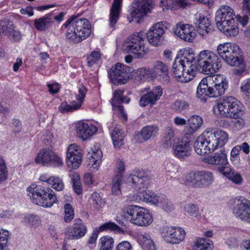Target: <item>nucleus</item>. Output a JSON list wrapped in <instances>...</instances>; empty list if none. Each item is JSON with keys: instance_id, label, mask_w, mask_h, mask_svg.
<instances>
[{"instance_id": "1", "label": "nucleus", "mask_w": 250, "mask_h": 250, "mask_svg": "<svg viewBox=\"0 0 250 250\" xmlns=\"http://www.w3.org/2000/svg\"><path fill=\"white\" fill-rule=\"evenodd\" d=\"M194 54L191 49H183L178 52L177 56L172 65L174 77L179 82L188 83L192 80L197 71L195 64H192Z\"/></svg>"}, {"instance_id": "2", "label": "nucleus", "mask_w": 250, "mask_h": 250, "mask_svg": "<svg viewBox=\"0 0 250 250\" xmlns=\"http://www.w3.org/2000/svg\"><path fill=\"white\" fill-rule=\"evenodd\" d=\"M66 29V39L74 43H79L89 36L91 34V25L85 18L70 17L63 24Z\"/></svg>"}, {"instance_id": "3", "label": "nucleus", "mask_w": 250, "mask_h": 250, "mask_svg": "<svg viewBox=\"0 0 250 250\" xmlns=\"http://www.w3.org/2000/svg\"><path fill=\"white\" fill-rule=\"evenodd\" d=\"M235 18L233 10L229 6L223 5L217 11L215 21L221 31L228 37H234L239 32Z\"/></svg>"}, {"instance_id": "4", "label": "nucleus", "mask_w": 250, "mask_h": 250, "mask_svg": "<svg viewBox=\"0 0 250 250\" xmlns=\"http://www.w3.org/2000/svg\"><path fill=\"white\" fill-rule=\"evenodd\" d=\"M240 48L235 43L226 42L220 44L217 47V51L220 56L229 65L239 67L235 70V74L241 75L245 70L244 59L240 55Z\"/></svg>"}, {"instance_id": "5", "label": "nucleus", "mask_w": 250, "mask_h": 250, "mask_svg": "<svg viewBox=\"0 0 250 250\" xmlns=\"http://www.w3.org/2000/svg\"><path fill=\"white\" fill-rule=\"evenodd\" d=\"M192 64H195L197 68L198 66L201 72L206 75L215 73L222 66L221 59L209 50L201 51L196 59L194 55Z\"/></svg>"}, {"instance_id": "6", "label": "nucleus", "mask_w": 250, "mask_h": 250, "mask_svg": "<svg viewBox=\"0 0 250 250\" xmlns=\"http://www.w3.org/2000/svg\"><path fill=\"white\" fill-rule=\"evenodd\" d=\"M32 202L44 208H50L57 201L54 192L50 188L32 185L27 189Z\"/></svg>"}, {"instance_id": "7", "label": "nucleus", "mask_w": 250, "mask_h": 250, "mask_svg": "<svg viewBox=\"0 0 250 250\" xmlns=\"http://www.w3.org/2000/svg\"><path fill=\"white\" fill-rule=\"evenodd\" d=\"M146 34L141 31L128 37L124 42L122 50L125 53H132L137 58H142L147 52L144 45Z\"/></svg>"}, {"instance_id": "8", "label": "nucleus", "mask_w": 250, "mask_h": 250, "mask_svg": "<svg viewBox=\"0 0 250 250\" xmlns=\"http://www.w3.org/2000/svg\"><path fill=\"white\" fill-rule=\"evenodd\" d=\"M209 152L214 151L218 147H222L228 140V135L224 130L208 128L202 134Z\"/></svg>"}, {"instance_id": "9", "label": "nucleus", "mask_w": 250, "mask_h": 250, "mask_svg": "<svg viewBox=\"0 0 250 250\" xmlns=\"http://www.w3.org/2000/svg\"><path fill=\"white\" fill-rule=\"evenodd\" d=\"M240 103L232 96L219 99L217 108L222 115L231 118H238L243 115Z\"/></svg>"}, {"instance_id": "10", "label": "nucleus", "mask_w": 250, "mask_h": 250, "mask_svg": "<svg viewBox=\"0 0 250 250\" xmlns=\"http://www.w3.org/2000/svg\"><path fill=\"white\" fill-rule=\"evenodd\" d=\"M126 213L130 217L131 223L142 227H146L151 224L153 218L149 211L138 206L132 205L126 208Z\"/></svg>"}, {"instance_id": "11", "label": "nucleus", "mask_w": 250, "mask_h": 250, "mask_svg": "<svg viewBox=\"0 0 250 250\" xmlns=\"http://www.w3.org/2000/svg\"><path fill=\"white\" fill-rule=\"evenodd\" d=\"M214 180L213 174L208 171H197L187 175L186 182L194 188H204L212 184Z\"/></svg>"}, {"instance_id": "12", "label": "nucleus", "mask_w": 250, "mask_h": 250, "mask_svg": "<svg viewBox=\"0 0 250 250\" xmlns=\"http://www.w3.org/2000/svg\"><path fill=\"white\" fill-rule=\"evenodd\" d=\"M233 213L237 218L250 223V201L242 196L235 198L232 204Z\"/></svg>"}, {"instance_id": "13", "label": "nucleus", "mask_w": 250, "mask_h": 250, "mask_svg": "<svg viewBox=\"0 0 250 250\" xmlns=\"http://www.w3.org/2000/svg\"><path fill=\"white\" fill-rule=\"evenodd\" d=\"M130 72L129 67L118 62L111 68L109 76L114 84L121 85L127 82Z\"/></svg>"}, {"instance_id": "14", "label": "nucleus", "mask_w": 250, "mask_h": 250, "mask_svg": "<svg viewBox=\"0 0 250 250\" xmlns=\"http://www.w3.org/2000/svg\"><path fill=\"white\" fill-rule=\"evenodd\" d=\"M151 0H134L132 3V8L130 13V17L128 20L130 23L135 20L138 23L146 15L149 10Z\"/></svg>"}, {"instance_id": "15", "label": "nucleus", "mask_w": 250, "mask_h": 250, "mask_svg": "<svg viewBox=\"0 0 250 250\" xmlns=\"http://www.w3.org/2000/svg\"><path fill=\"white\" fill-rule=\"evenodd\" d=\"M167 29L165 23L162 22L152 26L146 33H145L149 43L154 46L161 44L164 39L163 35Z\"/></svg>"}, {"instance_id": "16", "label": "nucleus", "mask_w": 250, "mask_h": 250, "mask_svg": "<svg viewBox=\"0 0 250 250\" xmlns=\"http://www.w3.org/2000/svg\"><path fill=\"white\" fill-rule=\"evenodd\" d=\"M86 88L83 85H80L79 87L78 93L76 95V101H73L70 104L66 103H62L59 107V110L61 113H64L69 112H72L80 108L84 99Z\"/></svg>"}, {"instance_id": "17", "label": "nucleus", "mask_w": 250, "mask_h": 250, "mask_svg": "<svg viewBox=\"0 0 250 250\" xmlns=\"http://www.w3.org/2000/svg\"><path fill=\"white\" fill-rule=\"evenodd\" d=\"M82 154L81 150L76 144L70 145L66 153V163L69 167L77 168L82 162Z\"/></svg>"}, {"instance_id": "18", "label": "nucleus", "mask_w": 250, "mask_h": 250, "mask_svg": "<svg viewBox=\"0 0 250 250\" xmlns=\"http://www.w3.org/2000/svg\"><path fill=\"white\" fill-rule=\"evenodd\" d=\"M165 230V239L170 243L173 244H179L184 240L185 237L186 232L181 228L166 227Z\"/></svg>"}, {"instance_id": "19", "label": "nucleus", "mask_w": 250, "mask_h": 250, "mask_svg": "<svg viewBox=\"0 0 250 250\" xmlns=\"http://www.w3.org/2000/svg\"><path fill=\"white\" fill-rule=\"evenodd\" d=\"M163 93V89L160 86H157L146 94L143 95L139 101V105L145 107L148 104L153 105L160 99Z\"/></svg>"}, {"instance_id": "20", "label": "nucleus", "mask_w": 250, "mask_h": 250, "mask_svg": "<svg viewBox=\"0 0 250 250\" xmlns=\"http://www.w3.org/2000/svg\"><path fill=\"white\" fill-rule=\"evenodd\" d=\"M207 77L203 78L199 83L197 88V97L202 101L206 102L208 97L213 98V87Z\"/></svg>"}, {"instance_id": "21", "label": "nucleus", "mask_w": 250, "mask_h": 250, "mask_svg": "<svg viewBox=\"0 0 250 250\" xmlns=\"http://www.w3.org/2000/svg\"><path fill=\"white\" fill-rule=\"evenodd\" d=\"M172 149L174 156L181 160L187 159L192 153V146L189 142L182 141L173 145Z\"/></svg>"}, {"instance_id": "22", "label": "nucleus", "mask_w": 250, "mask_h": 250, "mask_svg": "<svg viewBox=\"0 0 250 250\" xmlns=\"http://www.w3.org/2000/svg\"><path fill=\"white\" fill-rule=\"evenodd\" d=\"M193 26L187 24L177 25L174 32L181 39L188 42H192L195 39V33Z\"/></svg>"}, {"instance_id": "23", "label": "nucleus", "mask_w": 250, "mask_h": 250, "mask_svg": "<svg viewBox=\"0 0 250 250\" xmlns=\"http://www.w3.org/2000/svg\"><path fill=\"white\" fill-rule=\"evenodd\" d=\"M97 131V128L91 125L80 122L76 125V132L78 136L85 140L93 136Z\"/></svg>"}, {"instance_id": "24", "label": "nucleus", "mask_w": 250, "mask_h": 250, "mask_svg": "<svg viewBox=\"0 0 250 250\" xmlns=\"http://www.w3.org/2000/svg\"><path fill=\"white\" fill-rule=\"evenodd\" d=\"M132 186L135 189L147 188L149 185V178L143 171H135L131 175Z\"/></svg>"}, {"instance_id": "25", "label": "nucleus", "mask_w": 250, "mask_h": 250, "mask_svg": "<svg viewBox=\"0 0 250 250\" xmlns=\"http://www.w3.org/2000/svg\"><path fill=\"white\" fill-rule=\"evenodd\" d=\"M129 198V200L131 201H135L137 202L143 201L151 203L153 205H157L159 202V196H157L154 193H149L145 190H142L138 192L136 194L130 196Z\"/></svg>"}, {"instance_id": "26", "label": "nucleus", "mask_w": 250, "mask_h": 250, "mask_svg": "<svg viewBox=\"0 0 250 250\" xmlns=\"http://www.w3.org/2000/svg\"><path fill=\"white\" fill-rule=\"evenodd\" d=\"M124 91L118 90H116L113 93V97L111 100L112 105L113 109L114 111H119V112L123 114L124 117L125 116L123 106L121 104L128 103L130 99L123 97Z\"/></svg>"}, {"instance_id": "27", "label": "nucleus", "mask_w": 250, "mask_h": 250, "mask_svg": "<svg viewBox=\"0 0 250 250\" xmlns=\"http://www.w3.org/2000/svg\"><path fill=\"white\" fill-rule=\"evenodd\" d=\"M227 155L225 151L222 149L212 155L204 158V161L208 164L225 166L228 164Z\"/></svg>"}, {"instance_id": "28", "label": "nucleus", "mask_w": 250, "mask_h": 250, "mask_svg": "<svg viewBox=\"0 0 250 250\" xmlns=\"http://www.w3.org/2000/svg\"><path fill=\"white\" fill-rule=\"evenodd\" d=\"M74 221L73 229L71 230L70 235L71 239L73 240L78 239L83 237L87 232V228L81 219H76Z\"/></svg>"}, {"instance_id": "29", "label": "nucleus", "mask_w": 250, "mask_h": 250, "mask_svg": "<svg viewBox=\"0 0 250 250\" xmlns=\"http://www.w3.org/2000/svg\"><path fill=\"white\" fill-rule=\"evenodd\" d=\"M3 28L5 30L4 33L8 36L10 40L18 42L21 40V35L18 30H14L15 26L13 21L8 20L3 21Z\"/></svg>"}, {"instance_id": "30", "label": "nucleus", "mask_w": 250, "mask_h": 250, "mask_svg": "<svg viewBox=\"0 0 250 250\" xmlns=\"http://www.w3.org/2000/svg\"><path fill=\"white\" fill-rule=\"evenodd\" d=\"M153 67L157 76H160L162 81L165 83L169 82L168 69L166 64L162 61H157L154 62Z\"/></svg>"}, {"instance_id": "31", "label": "nucleus", "mask_w": 250, "mask_h": 250, "mask_svg": "<svg viewBox=\"0 0 250 250\" xmlns=\"http://www.w3.org/2000/svg\"><path fill=\"white\" fill-rule=\"evenodd\" d=\"M122 0H114L110 9L109 16V26L113 27L119 18L121 10Z\"/></svg>"}, {"instance_id": "32", "label": "nucleus", "mask_w": 250, "mask_h": 250, "mask_svg": "<svg viewBox=\"0 0 250 250\" xmlns=\"http://www.w3.org/2000/svg\"><path fill=\"white\" fill-rule=\"evenodd\" d=\"M202 124L203 120L201 117L197 115L192 116L189 119L188 125L185 128L186 133L193 134L201 127Z\"/></svg>"}, {"instance_id": "33", "label": "nucleus", "mask_w": 250, "mask_h": 250, "mask_svg": "<svg viewBox=\"0 0 250 250\" xmlns=\"http://www.w3.org/2000/svg\"><path fill=\"white\" fill-rule=\"evenodd\" d=\"M197 30L200 34L203 35L211 30V23L208 18L205 16H200L195 22Z\"/></svg>"}, {"instance_id": "34", "label": "nucleus", "mask_w": 250, "mask_h": 250, "mask_svg": "<svg viewBox=\"0 0 250 250\" xmlns=\"http://www.w3.org/2000/svg\"><path fill=\"white\" fill-rule=\"evenodd\" d=\"M53 152V151L50 149H41L35 158V162L37 164H42L44 166H49Z\"/></svg>"}, {"instance_id": "35", "label": "nucleus", "mask_w": 250, "mask_h": 250, "mask_svg": "<svg viewBox=\"0 0 250 250\" xmlns=\"http://www.w3.org/2000/svg\"><path fill=\"white\" fill-rule=\"evenodd\" d=\"M123 131L118 127H114L111 131V137L115 147L119 148L124 145Z\"/></svg>"}, {"instance_id": "36", "label": "nucleus", "mask_w": 250, "mask_h": 250, "mask_svg": "<svg viewBox=\"0 0 250 250\" xmlns=\"http://www.w3.org/2000/svg\"><path fill=\"white\" fill-rule=\"evenodd\" d=\"M102 156V151L99 148H95V149L93 150L92 155L89 158L88 165L91 166V167H93V169H98L101 162Z\"/></svg>"}, {"instance_id": "37", "label": "nucleus", "mask_w": 250, "mask_h": 250, "mask_svg": "<svg viewBox=\"0 0 250 250\" xmlns=\"http://www.w3.org/2000/svg\"><path fill=\"white\" fill-rule=\"evenodd\" d=\"M206 145L202 135H200L194 144V149L195 152L199 155H204L209 153L208 149L205 148Z\"/></svg>"}, {"instance_id": "38", "label": "nucleus", "mask_w": 250, "mask_h": 250, "mask_svg": "<svg viewBox=\"0 0 250 250\" xmlns=\"http://www.w3.org/2000/svg\"><path fill=\"white\" fill-rule=\"evenodd\" d=\"M175 137L173 129L170 127L166 128L165 136L163 138V142L165 147L169 148L174 145Z\"/></svg>"}, {"instance_id": "39", "label": "nucleus", "mask_w": 250, "mask_h": 250, "mask_svg": "<svg viewBox=\"0 0 250 250\" xmlns=\"http://www.w3.org/2000/svg\"><path fill=\"white\" fill-rule=\"evenodd\" d=\"M25 225L31 228H36L41 225V220L40 217L37 215L30 214L24 217Z\"/></svg>"}, {"instance_id": "40", "label": "nucleus", "mask_w": 250, "mask_h": 250, "mask_svg": "<svg viewBox=\"0 0 250 250\" xmlns=\"http://www.w3.org/2000/svg\"><path fill=\"white\" fill-rule=\"evenodd\" d=\"M158 131V128L153 125H148L144 127L141 132L140 136L144 140H149L152 136H155Z\"/></svg>"}, {"instance_id": "41", "label": "nucleus", "mask_w": 250, "mask_h": 250, "mask_svg": "<svg viewBox=\"0 0 250 250\" xmlns=\"http://www.w3.org/2000/svg\"><path fill=\"white\" fill-rule=\"evenodd\" d=\"M212 244L209 239L199 238L195 243L194 250H212Z\"/></svg>"}, {"instance_id": "42", "label": "nucleus", "mask_w": 250, "mask_h": 250, "mask_svg": "<svg viewBox=\"0 0 250 250\" xmlns=\"http://www.w3.org/2000/svg\"><path fill=\"white\" fill-rule=\"evenodd\" d=\"M157 206L166 211H171L174 208L171 202L164 195H159Z\"/></svg>"}, {"instance_id": "43", "label": "nucleus", "mask_w": 250, "mask_h": 250, "mask_svg": "<svg viewBox=\"0 0 250 250\" xmlns=\"http://www.w3.org/2000/svg\"><path fill=\"white\" fill-rule=\"evenodd\" d=\"M53 23V21H46L42 17L34 20L35 28L41 31L47 30Z\"/></svg>"}, {"instance_id": "44", "label": "nucleus", "mask_w": 250, "mask_h": 250, "mask_svg": "<svg viewBox=\"0 0 250 250\" xmlns=\"http://www.w3.org/2000/svg\"><path fill=\"white\" fill-rule=\"evenodd\" d=\"M208 80V82L210 84H214L213 86H217L221 84H228V82L226 78L222 75H215L212 76H208L207 77Z\"/></svg>"}, {"instance_id": "45", "label": "nucleus", "mask_w": 250, "mask_h": 250, "mask_svg": "<svg viewBox=\"0 0 250 250\" xmlns=\"http://www.w3.org/2000/svg\"><path fill=\"white\" fill-rule=\"evenodd\" d=\"M101 247L100 250H112L114 245L113 239L109 236H105L100 239Z\"/></svg>"}, {"instance_id": "46", "label": "nucleus", "mask_w": 250, "mask_h": 250, "mask_svg": "<svg viewBox=\"0 0 250 250\" xmlns=\"http://www.w3.org/2000/svg\"><path fill=\"white\" fill-rule=\"evenodd\" d=\"M185 211L189 216L193 217H197L200 216L199 208L197 205L188 203L185 206Z\"/></svg>"}, {"instance_id": "47", "label": "nucleus", "mask_w": 250, "mask_h": 250, "mask_svg": "<svg viewBox=\"0 0 250 250\" xmlns=\"http://www.w3.org/2000/svg\"><path fill=\"white\" fill-rule=\"evenodd\" d=\"M122 181V174H117L113 178L111 190L112 193L115 195L120 192L121 184Z\"/></svg>"}, {"instance_id": "48", "label": "nucleus", "mask_w": 250, "mask_h": 250, "mask_svg": "<svg viewBox=\"0 0 250 250\" xmlns=\"http://www.w3.org/2000/svg\"><path fill=\"white\" fill-rule=\"evenodd\" d=\"M49 185L57 191H61L64 188L62 180L58 177L52 176L49 177Z\"/></svg>"}, {"instance_id": "49", "label": "nucleus", "mask_w": 250, "mask_h": 250, "mask_svg": "<svg viewBox=\"0 0 250 250\" xmlns=\"http://www.w3.org/2000/svg\"><path fill=\"white\" fill-rule=\"evenodd\" d=\"M188 104L185 101L178 100L171 104V108L177 112H181L188 108Z\"/></svg>"}, {"instance_id": "50", "label": "nucleus", "mask_w": 250, "mask_h": 250, "mask_svg": "<svg viewBox=\"0 0 250 250\" xmlns=\"http://www.w3.org/2000/svg\"><path fill=\"white\" fill-rule=\"evenodd\" d=\"M92 200L93 201V205L94 208L98 210L102 208L105 202L104 200L101 198L99 194L97 192H94L91 196Z\"/></svg>"}, {"instance_id": "51", "label": "nucleus", "mask_w": 250, "mask_h": 250, "mask_svg": "<svg viewBox=\"0 0 250 250\" xmlns=\"http://www.w3.org/2000/svg\"><path fill=\"white\" fill-rule=\"evenodd\" d=\"M71 181L74 191L77 194H80L82 192V188L79 176L75 173L72 175Z\"/></svg>"}, {"instance_id": "52", "label": "nucleus", "mask_w": 250, "mask_h": 250, "mask_svg": "<svg viewBox=\"0 0 250 250\" xmlns=\"http://www.w3.org/2000/svg\"><path fill=\"white\" fill-rule=\"evenodd\" d=\"M107 230L119 231L120 230V228L116 224L111 222H108L101 225L98 229V231L100 232Z\"/></svg>"}, {"instance_id": "53", "label": "nucleus", "mask_w": 250, "mask_h": 250, "mask_svg": "<svg viewBox=\"0 0 250 250\" xmlns=\"http://www.w3.org/2000/svg\"><path fill=\"white\" fill-rule=\"evenodd\" d=\"M64 220L65 222H70L74 218V213L72 207L69 204L64 205Z\"/></svg>"}, {"instance_id": "54", "label": "nucleus", "mask_w": 250, "mask_h": 250, "mask_svg": "<svg viewBox=\"0 0 250 250\" xmlns=\"http://www.w3.org/2000/svg\"><path fill=\"white\" fill-rule=\"evenodd\" d=\"M101 57V54L100 52L93 51L90 55L87 56V65L89 66H92L98 61Z\"/></svg>"}, {"instance_id": "55", "label": "nucleus", "mask_w": 250, "mask_h": 250, "mask_svg": "<svg viewBox=\"0 0 250 250\" xmlns=\"http://www.w3.org/2000/svg\"><path fill=\"white\" fill-rule=\"evenodd\" d=\"M228 87V84L213 86V98L218 97L224 94Z\"/></svg>"}, {"instance_id": "56", "label": "nucleus", "mask_w": 250, "mask_h": 250, "mask_svg": "<svg viewBox=\"0 0 250 250\" xmlns=\"http://www.w3.org/2000/svg\"><path fill=\"white\" fill-rule=\"evenodd\" d=\"M63 165V162L62 159L57 155L53 152L52 156L49 163V166L54 167H61Z\"/></svg>"}, {"instance_id": "57", "label": "nucleus", "mask_w": 250, "mask_h": 250, "mask_svg": "<svg viewBox=\"0 0 250 250\" xmlns=\"http://www.w3.org/2000/svg\"><path fill=\"white\" fill-rule=\"evenodd\" d=\"M8 231L6 230L1 229L0 231V249L2 250L7 243Z\"/></svg>"}, {"instance_id": "58", "label": "nucleus", "mask_w": 250, "mask_h": 250, "mask_svg": "<svg viewBox=\"0 0 250 250\" xmlns=\"http://www.w3.org/2000/svg\"><path fill=\"white\" fill-rule=\"evenodd\" d=\"M7 177V171L3 161L0 159V182L4 181Z\"/></svg>"}, {"instance_id": "59", "label": "nucleus", "mask_w": 250, "mask_h": 250, "mask_svg": "<svg viewBox=\"0 0 250 250\" xmlns=\"http://www.w3.org/2000/svg\"><path fill=\"white\" fill-rule=\"evenodd\" d=\"M146 72L147 69L145 68H138L135 72V79L139 81H146Z\"/></svg>"}, {"instance_id": "60", "label": "nucleus", "mask_w": 250, "mask_h": 250, "mask_svg": "<svg viewBox=\"0 0 250 250\" xmlns=\"http://www.w3.org/2000/svg\"><path fill=\"white\" fill-rule=\"evenodd\" d=\"M143 238L144 239H146L145 243L146 250H156L154 242L148 235H145Z\"/></svg>"}, {"instance_id": "61", "label": "nucleus", "mask_w": 250, "mask_h": 250, "mask_svg": "<svg viewBox=\"0 0 250 250\" xmlns=\"http://www.w3.org/2000/svg\"><path fill=\"white\" fill-rule=\"evenodd\" d=\"M228 179L237 185L241 184L243 182V178L241 175L235 171L232 173V175L230 176Z\"/></svg>"}, {"instance_id": "62", "label": "nucleus", "mask_w": 250, "mask_h": 250, "mask_svg": "<svg viewBox=\"0 0 250 250\" xmlns=\"http://www.w3.org/2000/svg\"><path fill=\"white\" fill-rule=\"evenodd\" d=\"M176 4H177V0H161L160 2L161 6L167 9L173 8Z\"/></svg>"}, {"instance_id": "63", "label": "nucleus", "mask_w": 250, "mask_h": 250, "mask_svg": "<svg viewBox=\"0 0 250 250\" xmlns=\"http://www.w3.org/2000/svg\"><path fill=\"white\" fill-rule=\"evenodd\" d=\"M219 171L226 177L229 178L232 173L234 171L230 167L227 166H222L219 167Z\"/></svg>"}, {"instance_id": "64", "label": "nucleus", "mask_w": 250, "mask_h": 250, "mask_svg": "<svg viewBox=\"0 0 250 250\" xmlns=\"http://www.w3.org/2000/svg\"><path fill=\"white\" fill-rule=\"evenodd\" d=\"M242 91L246 94L250 93V79H248L244 81L242 83L241 86Z\"/></svg>"}]
</instances>
